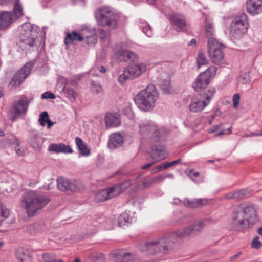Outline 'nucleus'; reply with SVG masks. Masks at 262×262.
Segmentation results:
<instances>
[{
  "label": "nucleus",
  "mask_w": 262,
  "mask_h": 262,
  "mask_svg": "<svg viewBox=\"0 0 262 262\" xmlns=\"http://www.w3.org/2000/svg\"><path fill=\"white\" fill-rule=\"evenodd\" d=\"M239 206L242 208L244 216L250 227L258 222V219L257 216L256 210L254 205L249 204L247 206L243 205H240Z\"/></svg>",
  "instance_id": "17"
},
{
  "label": "nucleus",
  "mask_w": 262,
  "mask_h": 262,
  "mask_svg": "<svg viewBox=\"0 0 262 262\" xmlns=\"http://www.w3.org/2000/svg\"><path fill=\"white\" fill-rule=\"evenodd\" d=\"M240 100V95L238 94H235L233 95L232 101L233 102V106L234 108H236L238 105Z\"/></svg>",
  "instance_id": "52"
},
{
  "label": "nucleus",
  "mask_w": 262,
  "mask_h": 262,
  "mask_svg": "<svg viewBox=\"0 0 262 262\" xmlns=\"http://www.w3.org/2000/svg\"><path fill=\"white\" fill-rule=\"evenodd\" d=\"M163 163H162L161 165L155 167L153 169H152V171L154 173H156V172H158V171L161 170L162 169H163Z\"/></svg>",
  "instance_id": "61"
},
{
  "label": "nucleus",
  "mask_w": 262,
  "mask_h": 262,
  "mask_svg": "<svg viewBox=\"0 0 262 262\" xmlns=\"http://www.w3.org/2000/svg\"><path fill=\"white\" fill-rule=\"evenodd\" d=\"M232 223L233 227L237 231L250 227L239 205L235 206L233 209L232 213Z\"/></svg>",
  "instance_id": "11"
},
{
  "label": "nucleus",
  "mask_w": 262,
  "mask_h": 262,
  "mask_svg": "<svg viewBox=\"0 0 262 262\" xmlns=\"http://www.w3.org/2000/svg\"><path fill=\"white\" fill-rule=\"evenodd\" d=\"M45 231V224L43 222H36L27 227V231L31 234L41 233Z\"/></svg>",
  "instance_id": "26"
},
{
  "label": "nucleus",
  "mask_w": 262,
  "mask_h": 262,
  "mask_svg": "<svg viewBox=\"0 0 262 262\" xmlns=\"http://www.w3.org/2000/svg\"><path fill=\"white\" fill-rule=\"evenodd\" d=\"M113 255L117 260L121 262H137L138 260V256L136 254L123 249L115 251Z\"/></svg>",
  "instance_id": "18"
},
{
  "label": "nucleus",
  "mask_w": 262,
  "mask_h": 262,
  "mask_svg": "<svg viewBox=\"0 0 262 262\" xmlns=\"http://www.w3.org/2000/svg\"><path fill=\"white\" fill-rule=\"evenodd\" d=\"M15 255L17 260L20 262H24V259L27 257L25 250L23 248H19L16 250Z\"/></svg>",
  "instance_id": "43"
},
{
  "label": "nucleus",
  "mask_w": 262,
  "mask_h": 262,
  "mask_svg": "<svg viewBox=\"0 0 262 262\" xmlns=\"http://www.w3.org/2000/svg\"><path fill=\"white\" fill-rule=\"evenodd\" d=\"M234 192L235 199L236 200L244 199L248 195L247 191L245 189H240L237 191H235Z\"/></svg>",
  "instance_id": "44"
},
{
  "label": "nucleus",
  "mask_w": 262,
  "mask_h": 262,
  "mask_svg": "<svg viewBox=\"0 0 262 262\" xmlns=\"http://www.w3.org/2000/svg\"><path fill=\"white\" fill-rule=\"evenodd\" d=\"M116 55L120 61L134 62L138 60V56L134 52L127 50L118 51Z\"/></svg>",
  "instance_id": "24"
},
{
  "label": "nucleus",
  "mask_w": 262,
  "mask_h": 262,
  "mask_svg": "<svg viewBox=\"0 0 262 262\" xmlns=\"http://www.w3.org/2000/svg\"><path fill=\"white\" fill-rule=\"evenodd\" d=\"M209 94L198 93L191 100L189 110L193 113L201 112L210 102L215 92V89L208 90Z\"/></svg>",
  "instance_id": "8"
},
{
  "label": "nucleus",
  "mask_w": 262,
  "mask_h": 262,
  "mask_svg": "<svg viewBox=\"0 0 262 262\" xmlns=\"http://www.w3.org/2000/svg\"><path fill=\"white\" fill-rule=\"evenodd\" d=\"M208 61L206 58L204 53L202 51H200L198 54L196 61L198 69H199L202 66H206L208 64Z\"/></svg>",
  "instance_id": "36"
},
{
  "label": "nucleus",
  "mask_w": 262,
  "mask_h": 262,
  "mask_svg": "<svg viewBox=\"0 0 262 262\" xmlns=\"http://www.w3.org/2000/svg\"><path fill=\"white\" fill-rule=\"evenodd\" d=\"M143 31L148 37H150L152 36V30L149 27L144 28Z\"/></svg>",
  "instance_id": "57"
},
{
  "label": "nucleus",
  "mask_w": 262,
  "mask_h": 262,
  "mask_svg": "<svg viewBox=\"0 0 262 262\" xmlns=\"http://www.w3.org/2000/svg\"><path fill=\"white\" fill-rule=\"evenodd\" d=\"M91 90L93 94L95 95L102 93L103 91L101 85L98 82L95 81L92 82Z\"/></svg>",
  "instance_id": "42"
},
{
  "label": "nucleus",
  "mask_w": 262,
  "mask_h": 262,
  "mask_svg": "<svg viewBox=\"0 0 262 262\" xmlns=\"http://www.w3.org/2000/svg\"><path fill=\"white\" fill-rule=\"evenodd\" d=\"M49 119V116L48 113H47V112L45 111V112H42L40 114L38 121L39 122L40 124L42 126H45L46 125V123H47V122L48 121Z\"/></svg>",
  "instance_id": "45"
},
{
  "label": "nucleus",
  "mask_w": 262,
  "mask_h": 262,
  "mask_svg": "<svg viewBox=\"0 0 262 262\" xmlns=\"http://www.w3.org/2000/svg\"><path fill=\"white\" fill-rule=\"evenodd\" d=\"M57 187L62 191L75 192L80 190L79 183L76 180L64 178L57 179Z\"/></svg>",
  "instance_id": "15"
},
{
  "label": "nucleus",
  "mask_w": 262,
  "mask_h": 262,
  "mask_svg": "<svg viewBox=\"0 0 262 262\" xmlns=\"http://www.w3.org/2000/svg\"><path fill=\"white\" fill-rule=\"evenodd\" d=\"M238 80L243 84H247L250 82L249 75L247 74L242 75L238 79Z\"/></svg>",
  "instance_id": "53"
},
{
  "label": "nucleus",
  "mask_w": 262,
  "mask_h": 262,
  "mask_svg": "<svg viewBox=\"0 0 262 262\" xmlns=\"http://www.w3.org/2000/svg\"><path fill=\"white\" fill-rule=\"evenodd\" d=\"M220 126V125H216L212 126V127L209 129V132L210 133L215 132L219 128Z\"/></svg>",
  "instance_id": "64"
},
{
  "label": "nucleus",
  "mask_w": 262,
  "mask_h": 262,
  "mask_svg": "<svg viewBox=\"0 0 262 262\" xmlns=\"http://www.w3.org/2000/svg\"><path fill=\"white\" fill-rule=\"evenodd\" d=\"M181 161L182 159L180 158L170 162L163 163V169H166L173 165H175L176 164L179 163Z\"/></svg>",
  "instance_id": "50"
},
{
  "label": "nucleus",
  "mask_w": 262,
  "mask_h": 262,
  "mask_svg": "<svg viewBox=\"0 0 262 262\" xmlns=\"http://www.w3.org/2000/svg\"><path fill=\"white\" fill-rule=\"evenodd\" d=\"M75 142L79 151V154L83 156H88L90 155V150L87 147L86 145L83 143L82 140L77 137L75 138Z\"/></svg>",
  "instance_id": "29"
},
{
  "label": "nucleus",
  "mask_w": 262,
  "mask_h": 262,
  "mask_svg": "<svg viewBox=\"0 0 262 262\" xmlns=\"http://www.w3.org/2000/svg\"><path fill=\"white\" fill-rule=\"evenodd\" d=\"M216 68L214 66L209 67L205 71L200 73L193 83V88L198 93L209 94L208 90L215 89L208 87L211 79L215 75Z\"/></svg>",
  "instance_id": "6"
},
{
  "label": "nucleus",
  "mask_w": 262,
  "mask_h": 262,
  "mask_svg": "<svg viewBox=\"0 0 262 262\" xmlns=\"http://www.w3.org/2000/svg\"><path fill=\"white\" fill-rule=\"evenodd\" d=\"M165 179V177L162 175H159L158 176L155 177V179L156 183H160L163 181V180Z\"/></svg>",
  "instance_id": "60"
},
{
  "label": "nucleus",
  "mask_w": 262,
  "mask_h": 262,
  "mask_svg": "<svg viewBox=\"0 0 262 262\" xmlns=\"http://www.w3.org/2000/svg\"><path fill=\"white\" fill-rule=\"evenodd\" d=\"M168 19L177 31L183 32L186 30V19L183 15L180 14L171 13L169 15Z\"/></svg>",
  "instance_id": "16"
},
{
  "label": "nucleus",
  "mask_w": 262,
  "mask_h": 262,
  "mask_svg": "<svg viewBox=\"0 0 262 262\" xmlns=\"http://www.w3.org/2000/svg\"><path fill=\"white\" fill-rule=\"evenodd\" d=\"M132 185V181L130 180H127L124 182L120 183L118 185L113 186L114 190L116 192H118V195L124 191L126 188Z\"/></svg>",
  "instance_id": "32"
},
{
  "label": "nucleus",
  "mask_w": 262,
  "mask_h": 262,
  "mask_svg": "<svg viewBox=\"0 0 262 262\" xmlns=\"http://www.w3.org/2000/svg\"><path fill=\"white\" fill-rule=\"evenodd\" d=\"M159 98V94L156 87L148 85L145 89L140 91L134 98V102L141 110L148 112L155 106V101Z\"/></svg>",
  "instance_id": "4"
},
{
  "label": "nucleus",
  "mask_w": 262,
  "mask_h": 262,
  "mask_svg": "<svg viewBox=\"0 0 262 262\" xmlns=\"http://www.w3.org/2000/svg\"><path fill=\"white\" fill-rule=\"evenodd\" d=\"M62 144V143L50 144L49 146V150L56 153L61 152Z\"/></svg>",
  "instance_id": "46"
},
{
  "label": "nucleus",
  "mask_w": 262,
  "mask_h": 262,
  "mask_svg": "<svg viewBox=\"0 0 262 262\" xmlns=\"http://www.w3.org/2000/svg\"><path fill=\"white\" fill-rule=\"evenodd\" d=\"M231 133V128L229 127L227 129L223 130L215 135V136H220L223 135H229Z\"/></svg>",
  "instance_id": "55"
},
{
  "label": "nucleus",
  "mask_w": 262,
  "mask_h": 262,
  "mask_svg": "<svg viewBox=\"0 0 262 262\" xmlns=\"http://www.w3.org/2000/svg\"><path fill=\"white\" fill-rule=\"evenodd\" d=\"M123 137L120 134L114 133L110 136L108 147L114 149L120 147L123 144Z\"/></svg>",
  "instance_id": "23"
},
{
  "label": "nucleus",
  "mask_w": 262,
  "mask_h": 262,
  "mask_svg": "<svg viewBox=\"0 0 262 262\" xmlns=\"http://www.w3.org/2000/svg\"><path fill=\"white\" fill-rule=\"evenodd\" d=\"M140 133L144 138H150L153 142L160 141L161 133L158 127L155 124L143 122L139 125Z\"/></svg>",
  "instance_id": "12"
},
{
  "label": "nucleus",
  "mask_w": 262,
  "mask_h": 262,
  "mask_svg": "<svg viewBox=\"0 0 262 262\" xmlns=\"http://www.w3.org/2000/svg\"><path fill=\"white\" fill-rule=\"evenodd\" d=\"M63 91L66 95L67 97L71 101L75 100L77 93L73 88L67 86H64Z\"/></svg>",
  "instance_id": "37"
},
{
  "label": "nucleus",
  "mask_w": 262,
  "mask_h": 262,
  "mask_svg": "<svg viewBox=\"0 0 262 262\" xmlns=\"http://www.w3.org/2000/svg\"><path fill=\"white\" fill-rule=\"evenodd\" d=\"M13 3L14 0H0V5L3 6H10Z\"/></svg>",
  "instance_id": "56"
},
{
  "label": "nucleus",
  "mask_w": 262,
  "mask_h": 262,
  "mask_svg": "<svg viewBox=\"0 0 262 262\" xmlns=\"http://www.w3.org/2000/svg\"><path fill=\"white\" fill-rule=\"evenodd\" d=\"M149 155L150 157L156 162L157 161H159L165 159L168 154L164 146L158 145L151 146Z\"/></svg>",
  "instance_id": "19"
},
{
  "label": "nucleus",
  "mask_w": 262,
  "mask_h": 262,
  "mask_svg": "<svg viewBox=\"0 0 262 262\" xmlns=\"http://www.w3.org/2000/svg\"><path fill=\"white\" fill-rule=\"evenodd\" d=\"M247 12L252 15L262 12V0H247L246 3Z\"/></svg>",
  "instance_id": "21"
},
{
  "label": "nucleus",
  "mask_w": 262,
  "mask_h": 262,
  "mask_svg": "<svg viewBox=\"0 0 262 262\" xmlns=\"http://www.w3.org/2000/svg\"><path fill=\"white\" fill-rule=\"evenodd\" d=\"M161 89L166 94H169L171 90L170 81L169 79H163L160 81Z\"/></svg>",
  "instance_id": "38"
},
{
  "label": "nucleus",
  "mask_w": 262,
  "mask_h": 262,
  "mask_svg": "<svg viewBox=\"0 0 262 262\" xmlns=\"http://www.w3.org/2000/svg\"><path fill=\"white\" fill-rule=\"evenodd\" d=\"M142 185L144 188H148L151 186V184L148 179L143 181L142 182Z\"/></svg>",
  "instance_id": "59"
},
{
  "label": "nucleus",
  "mask_w": 262,
  "mask_h": 262,
  "mask_svg": "<svg viewBox=\"0 0 262 262\" xmlns=\"http://www.w3.org/2000/svg\"><path fill=\"white\" fill-rule=\"evenodd\" d=\"M105 122L107 127L118 126L121 124L119 115L116 113H107L105 116Z\"/></svg>",
  "instance_id": "25"
},
{
  "label": "nucleus",
  "mask_w": 262,
  "mask_h": 262,
  "mask_svg": "<svg viewBox=\"0 0 262 262\" xmlns=\"http://www.w3.org/2000/svg\"><path fill=\"white\" fill-rule=\"evenodd\" d=\"M114 188L111 187L107 189H103L99 190L95 194V201L98 202H103L118 195V192H115Z\"/></svg>",
  "instance_id": "20"
},
{
  "label": "nucleus",
  "mask_w": 262,
  "mask_h": 262,
  "mask_svg": "<svg viewBox=\"0 0 262 262\" xmlns=\"http://www.w3.org/2000/svg\"><path fill=\"white\" fill-rule=\"evenodd\" d=\"M39 28L30 23H25L21 26L18 47L25 52H31L37 50L39 41L37 38Z\"/></svg>",
  "instance_id": "2"
},
{
  "label": "nucleus",
  "mask_w": 262,
  "mask_h": 262,
  "mask_svg": "<svg viewBox=\"0 0 262 262\" xmlns=\"http://www.w3.org/2000/svg\"><path fill=\"white\" fill-rule=\"evenodd\" d=\"M206 203V200L202 199H185L184 201V204L189 208L200 207Z\"/></svg>",
  "instance_id": "27"
},
{
  "label": "nucleus",
  "mask_w": 262,
  "mask_h": 262,
  "mask_svg": "<svg viewBox=\"0 0 262 262\" xmlns=\"http://www.w3.org/2000/svg\"><path fill=\"white\" fill-rule=\"evenodd\" d=\"M13 13L16 18H19L23 15V7L20 0H15L14 3Z\"/></svg>",
  "instance_id": "33"
},
{
  "label": "nucleus",
  "mask_w": 262,
  "mask_h": 262,
  "mask_svg": "<svg viewBox=\"0 0 262 262\" xmlns=\"http://www.w3.org/2000/svg\"><path fill=\"white\" fill-rule=\"evenodd\" d=\"M2 144L4 143V146L9 145L10 144H15V149L16 154L19 156H22L23 152L20 149L18 148L19 145V142L14 137H12L10 139H5L2 141Z\"/></svg>",
  "instance_id": "31"
},
{
  "label": "nucleus",
  "mask_w": 262,
  "mask_h": 262,
  "mask_svg": "<svg viewBox=\"0 0 262 262\" xmlns=\"http://www.w3.org/2000/svg\"><path fill=\"white\" fill-rule=\"evenodd\" d=\"M248 27V18L245 14L236 16L230 24V36L232 39H239L247 32Z\"/></svg>",
  "instance_id": "7"
},
{
  "label": "nucleus",
  "mask_w": 262,
  "mask_h": 262,
  "mask_svg": "<svg viewBox=\"0 0 262 262\" xmlns=\"http://www.w3.org/2000/svg\"><path fill=\"white\" fill-rule=\"evenodd\" d=\"M81 36L83 38V40L89 36H91L93 35L96 34V30L94 28H89L88 27L84 28L82 30L80 33Z\"/></svg>",
  "instance_id": "39"
},
{
  "label": "nucleus",
  "mask_w": 262,
  "mask_h": 262,
  "mask_svg": "<svg viewBox=\"0 0 262 262\" xmlns=\"http://www.w3.org/2000/svg\"><path fill=\"white\" fill-rule=\"evenodd\" d=\"M50 201V199L47 196L39 195L34 191H29L25 192L22 196L21 206L26 210L27 214L32 216Z\"/></svg>",
  "instance_id": "3"
},
{
  "label": "nucleus",
  "mask_w": 262,
  "mask_h": 262,
  "mask_svg": "<svg viewBox=\"0 0 262 262\" xmlns=\"http://www.w3.org/2000/svg\"><path fill=\"white\" fill-rule=\"evenodd\" d=\"M73 152V150L71 147L69 145H66L64 144H62V152L66 154L68 153H72Z\"/></svg>",
  "instance_id": "54"
},
{
  "label": "nucleus",
  "mask_w": 262,
  "mask_h": 262,
  "mask_svg": "<svg viewBox=\"0 0 262 262\" xmlns=\"http://www.w3.org/2000/svg\"><path fill=\"white\" fill-rule=\"evenodd\" d=\"M225 46L216 40L210 39L208 42V53L212 61L216 65H222L225 62L223 49Z\"/></svg>",
  "instance_id": "9"
},
{
  "label": "nucleus",
  "mask_w": 262,
  "mask_h": 262,
  "mask_svg": "<svg viewBox=\"0 0 262 262\" xmlns=\"http://www.w3.org/2000/svg\"><path fill=\"white\" fill-rule=\"evenodd\" d=\"M129 215L126 213L121 214L118 217V225L123 227L126 224H129Z\"/></svg>",
  "instance_id": "40"
},
{
  "label": "nucleus",
  "mask_w": 262,
  "mask_h": 262,
  "mask_svg": "<svg viewBox=\"0 0 262 262\" xmlns=\"http://www.w3.org/2000/svg\"><path fill=\"white\" fill-rule=\"evenodd\" d=\"M13 22V15L11 12L2 11L0 12V29H4L9 27Z\"/></svg>",
  "instance_id": "22"
},
{
  "label": "nucleus",
  "mask_w": 262,
  "mask_h": 262,
  "mask_svg": "<svg viewBox=\"0 0 262 262\" xmlns=\"http://www.w3.org/2000/svg\"><path fill=\"white\" fill-rule=\"evenodd\" d=\"M95 18L98 24L109 29L117 28L119 16L108 7H102L96 11Z\"/></svg>",
  "instance_id": "5"
},
{
  "label": "nucleus",
  "mask_w": 262,
  "mask_h": 262,
  "mask_svg": "<svg viewBox=\"0 0 262 262\" xmlns=\"http://www.w3.org/2000/svg\"><path fill=\"white\" fill-rule=\"evenodd\" d=\"M34 64V63L33 61H30L26 63L13 76L10 84L14 86L19 85L29 75Z\"/></svg>",
  "instance_id": "14"
},
{
  "label": "nucleus",
  "mask_w": 262,
  "mask_h": 262,
  "mask_svg": "<svg viewBox=\"0 0 262 262\" xmlns=\"http://www.w3.org/2000/svg\"><path fill=\"white\" fill-rule=\"evenodd\" d=\"M41 99H55V95L50 91L46 92L41 95Z\"/></svg>",
  "instance_id": "51"
},
{
  "label": "nucleus",
  "mask_w": 262,
  "mask_h": 262,
  "mask_svg": "<svg viewBox=\"0 0 262 262\" xmlns=\"http://www.w3.org/2000/svg\"><path fill=\"white\" fill-rule=\"evenodd\" d=\"M224 198L229 200H235L234 191L226 194Z\"/></svg>",
  "instance_id": "58"
},
{
  "label": "nucleus",
  "mask_w": 262,
  "mask_h": 262,
  "mask_svg": "<svg viewBox=\"0 0 262 262\" xmlns=\"http://www.w3.org/2000/svg\"><path fill=\"white\" fill-rule=\"evenodd\" d=\"M29 103L26 97H24L13 103L10 108L12 114V116L10 117L11 121H15L18 117L27 113Z\"/></svg>",
  "instance_id": "13"
},
{
  "label": "nucleus",
  "mask_w": 262,
  "mask_h": 262,
  "mask_svg": "<svg viewBox=\"0 0 262 262\" xmlns=\"http://www.w3.org/2000/svg\"><path fill=\"white\" fill-rule=\"evenodd\" d=\"M43 142V139L40 136L35 135L31 139V145L33 148L39 149L41 148Z\"/></svg>",
  "instance_id": "34"
},
{
  "label": "nucleus",
  "mask_w": 262,
  "mask_h": 262,
  "mask_svg": "<svg viewBox=\"0 0 262 262\" xmlns=\"http://www.w3.org/2000/svg\"><path fill=\"white\" fill-rule=\"evenodd\" d=\"M188 176L195 183H200L203 180L199 172H195L193 170H190L189 171Z\"/></svg>",
  "instance_id": "41"
},
{
  "label": "nucleus",
  "mask_w": 262,
  "mask_h": 262,
  "mask_svg": "<svg viewBox=\"0 0 262 262\" xmlns=\"http://www.w3.org/2000/svg\"><path fill=\"white\" fill-rule=\"evenodd\" d=\"M146 70L144 64H134L126 67L118 77V81L123 84L127 80L133 79L140 76Z\"/></svg>",
  "instance_id": "10"
},
{
  "label": "nucleus",
  "mask_w": 262,
  "mask_h": 262,
  "mask_svg": "<svg viewBox=\"0 0 262 262\" xmlns=\"http://www.w3.org/2000/svg\"><path fill=\"white\" fill-rule=\"evenodd\" d=\"M86 43L90 46H94L97 41V34L93 35L91 36H89V38L85 39Z\"/></svg>",
  "instance_id": "48"
},
{
  "label": "nucleus",
  "mask_w": 262,
  "mask_h": 262,
  "mask_svg": "<svg viewBox=\"0 0 262 262\" xmlns=\"http://www.w3.org/2000/svg\"><path fill=\"white\" fill-rule=\"evenodd\" d=\"M262 246V243L259 241L258 236H255L251 242V247L252 248L258 249H260Z\"/></svg>",
  "instance_id": "47"
},
{
  "label": "nucleus",
  "mask_w": 262,
  "mask_h": 262,
  "mask_svg": "<svg viewBox=\"0 0 262 262\" xmlns=\"http://www.w3.org/2000/svg\"><path fill=\"white\" fill-rule=\"evenodd\" d=\"M204 227L205 221H198L183 229L171 232L168 237H162L147 242L141 250L153 255L168 254L172 250L173 244L177 239H189L194 237L201 233Z\"/></svg>",
  "instance_id": "1"
},
{
  "label": "nucleus",
  "mask_w": 262,
  "mask_h": 262,
  "mask_svg": "<svg viewBox=\"0 0 262 262\" xmlns=\"http://www.w3.org/2000/svg\"><path fill=\"white\" fill-rule=\"evenodd\" d=\"M64 86H72L76 88L78 86V84L75 79H66L64 81Z\"/></svg>",
  "instance_id": "49"
},
{
  "label": "nucleus",
  "mask_w": 262,
  "mask_h": 262,
  "mask_svg": "<svg viewBox=\"0 0 262 262\" xmlns=\"http://www.w3.org/2000/svg\"><path fill=\"white\" fill-rule=\"evenodd\" d=\"M42 258L45 262H64L62 259H57V256L53 253H43Z\"/></svg>",
  "instance_id": "35"
},
{
  "label": "nucleus",
  "mask_w": 262,
  "mask_h": 262,
  "mask_svg": "<svg viewBox=\"0 0 262 262\" xmlns=\"http://www.w3.org/2000/svg\"><path fill=\"white\" fill-rule=\"evenodd\" d=\"M83 40L81 36L80 33L76 31H73L71 33H68L64 38V43L66 45L72 43L74 41H81Z\"/></svg>",
  "instance_id": "28"
},
{
  "label": "nucleus",
  "mask_w": 262,
  "mask_h": 262,
  "mask_svg": "<svg viewBox=\"0 0 262 262\" xmlns=\"http://www.w3.org/2000/svg\"><path fill=\"white\" fill-rule=\"evenodd\" d=\"M205 33L208 39V42L210 39L216 40L214 37V30L212 23L207 18L206 19V23L205 26Z\"/></svg>",
  "instance_id": "30"
},
{
  "label": "nucleus",
  "mask_w": 262,
  "mask_h": 262,
  "mask_svg": "<svg viewBox=\"0 0 262 262\" xmlns=\"http://www.w3.org/2000/svg\"><path fill=\"white\" fill-rule=\"evenodd\" d=\"M262 136V130L260 133H251V134H247L244 135V137H249L251 136Z\"/></svg>",
  "instance_id": "62"
},
{
  "label": "nucleus",
  "mask_w": 262,
  "mask_h": 262,
  "mask_svg": "<svg viewBox=\"0 0 262 262\" xmlns=\"http://www.w3.org/2000/svg\"><path fill=\"white\" fill-rule=\"evenodd\" d=\"M242 255L241 252H238L236 254H234L230 258V260L233 261L236 260L237 258H238Z\"/></svg>",
  "instance_id": "63"
}]
</instances>
